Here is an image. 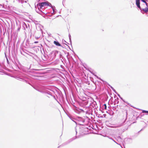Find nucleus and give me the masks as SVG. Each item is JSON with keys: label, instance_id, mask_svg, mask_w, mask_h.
<instances>
[{"label": "nucleus", "instance_id": "nucleus-23", "mask_svg": "<svg viewBox=\"0 0 148 148\" xmlns=\"http://www.w3.org/2000/svg\"><path fill=\"white\" fill-rule=\"evenodd\" d=\"M142 112L143 113H145L147 114L148 115V111L143 110H142Z\"/></svg>", "mask_w": 148, "mask_h": 148}, {"label": "nucleus", "instance_id": "nucleus-16", "mask_svg": "<svg viewBox=\"0 0 148 148\" xmlns=\"http://www.w3.org/2000/svg\"><path fill=\"white\" fill-rule=\"evenodd\" d=\"M53 10V12H51L52 13H53L54 14H55L56 12V8L54 6H53L52 8H51Z\"/></svg>", "mask_w": 148, "mask_h": 148}, {"label": "nucleus", "instance_id": "nucleus-5", "mask_svg": "<svg viewBox=\"0 0 148 148\" xmlns=\"http://www.w3.org/2000/svg\"><path fill=\"white\" fill-rule=\"evenodd\" d=\"M139 9L141 13L143 14L146 13L147 16H148V7H146L144 8H142L141 7V8Z\"/></svg>", "mask_w": 148, "mask_h": 148}, {"label": "nucleus", "instance_id": "nucleus-20", "mask_svg": "<svg viewBox=\"0 0 148 148\" xmlns=\"http://www.w3.org/2000/svg\"><path fill=\"white\" fill-rule=\"evenodd\" d=\"M56 92H55L54 93V95H53V96H51L52 97H53V98H54V99L59 103L60 104V103L59 102V101L57 100L56 99V96H55V95L56 96Z\"/></svg>", "mask_w": 148, "mask_h": 148}, {"label": "nucleus", "instance_id": "nucleus-27", "mask_svg": "<svg viewBox=\"0 0 148 148\" xmlns=\"http://www.w3.org/2000/svg\"><path fill=\"white\" fill-rule=\"evenodd\" d=\"M43 56L44 58L42 57L43 60L45 61H46L47 60V58L45 57V56L44 55H43Z\"/></svg>", "mask_w": 148, "mask_h": 148}, {"label": "nucleus", "instance_id": "nucleus-36", "mask_svg": "<svg viewBox=\"0 0 148 148\" xmlns=\"http://www.w3.org/2000/svg\"><path fill=\"white\" fill-rule=\"evenodd\" d=\"M146 5V7H148V4L147 3V2H145V3Z\"/></svg>", "mask_w": 148, "mask_h": 148}, {"label": "nucleus", "instance_id": "nucleus-31", "mask_svg": "<svg viewBox=\"0 0 148 148\" xmlns=\"http://www.w3.org/2000/svg\"><path fill=\"white\" fill-rule=\"evenodd\" d=\"M98 79H99V80H100L102 81L104 83H106L104 81L103 79H101L100 77H98Z\"/></svg>", "mask_w": 148, "mask_h": 148}, {"label": "nucleus", "instance_id": "nucleus-42", "mask_svg": "<svg viewBox=\"0 0 148 148\" xmlns=\"http://www.w3.org/2000/svg\"><path fill=\"white\" fill-rule=\"evenodd\" d=\"M39 38V37H36V38L37 39H38Z\"/></svg>", "mask_w": 148, "mask_h": 148}, {"label": "nucleus", "instance_id": "nucleus-22", "mask_svg": "<svg viewBox=\"0 0 148 148\" xmlns=\"http://www.w3.org/2000/svg\"><path fill=\"white\" fill-rule=\"evenodd\" d=\"M69 41L71 43V45H72V41L71 40V36L70 34H69Z\"/></svg>", "mask_w": 148, "mask_h": 148}, {"label": "nucleus", "instance_id": "nucleus-17", "mask_svg": "<svg viewBox=\"0 0 148 148\" xmlns=\"http://www.w3.org/2000/svg\"><path fill=\"white\" fill-rule=\"evenodd\" d=\"M118 105L115 106L113 107L112 109L114 110H116V111H118V110H119V108H118Z\"/></svg>", "mask_w": 148, "mask_h": 148}, {"label": "nucleus", "instance_id": "nucleus-30", "mask_svg": "<svg viewBox=\"0 0 148 148\" xmlns=\"http://www.w3.org/2000/svg\"><path fill=\"white\" fill-rule=\"evenodd\" d=\"M6 60H7V62L8 64H10L9 61L8 60V58L7 57H6Z\"/></svg>", "mask_w": 148, "mask_h": 148}, {"label": "nucleus", "instance_id": "nucleus-3", "mask_svg": "<svg viewBox=\"0 0 148 148\" xmlns=\"http://www.w3.org/2000/svg\"><path fill=\"white\" fill-rule=\"evenodd\" d=\"M75 132H76V136L75 137H73V138L69 139L63 143L62 144H61V145H60L58 147V148H59V147H63V146H64L66 145H67L68 144H69V143H71V142H72L75 139H76V138H78L79 137H78L76 136L77 134V129H76V126L75 127Z\"/></svg>", "mask_w": 148, "mask_h": 148}, {"label": "nucleus", "instance_id": "nucleus-10", "mask_svg": "<svg viewBox=\"0 0 148 148\" xmlns=\"http://www.w3.org/2000/svg\"><path fill=\"white\" fill-rule=\"evenodd\" d=\"M75 112L76 113L78 114H80L81 113H84V111L81 109H77L75 110Z\"/></svg>", "mask_w": 148, "mask_h": 148}, {"label": "nucleus", "instance_id": "nucleus-33", "mask_svg": "<svg viewBox=\"0 0 148 148\" xmlns=\"http://www.w3.org/2000/svg\"><path fill=\"white\" fill-rule=\"evenodd\" d=\"M43 3H44V6H47L48 2L47 3V2H43Z\"/></svg>", "mask_w": 148, "mask_h": 148}, {"label": "nucleus", "instance_id": "nucleus-13", "mask_svg": "<svg viewBox=\"0 0 148 148\" xmlns=\"http://www.w3.org/2000/svg\"><path fill=\"white\" fill-rule=\"evenodd\" d=\"M136 4L137 7L139 8H141L140 5V0H136Z\"/></svg>", "mask_w": 148, "mask_h": 148}, {"label": "nucleus", "instance_id": "nucleus-29", "mask_svg": "<svg viewBox=\"0 0 148 148\" xmlns=\"http://www.w3.org/2000/svg\"><path fill=\"white\" fill-rule=\"evenodd\" d=\"M33 58H34L35 60H36L37 58H38V57L36 55H34V56L33 57Z\"/></svg>", "mask_w": 148, "mask_h": 148}, {"label": "nucleus", "instance_id": "nucleus-15", "mask_svg": "<svg viewBox=\"0 0 148 148\" xmlns=\"http://www.w3.org/2000/svg\"><path fill=\"white\" fill-rule=\"evenodd\" d=\"M22 26L25 30L26 29L28 28V26L24 22H23Z\"/></svg>", "mask_w": 148, "mask_h": 148}, {"label": "nucleus", "instance_id": "nucleus-48", "mask_svg": "<svg viewBox=\"0 0 148 148\" xmlns=\"http://www.w3.org/2000/svg\"><path fill=\"white\" fill-rule=\"evenodd\" d=\"M0 5H1V6H2V5H1V4H0Z\"/></svg>", "mask_w": 148, "mask_h": 148}, {"label": "nucleus", "instance_id": "nucleus-24", "mask_svg": "<svg viewBox=\"0 0 148 148\" xmlns=\"http://www.w3.org/2000/svg\"><path fill=\"white\" fill-rule=\"evenodd\" d=\"M61 58H62V59H61V61L62 62V63H64V60L65 59L62 56V57Z\"/></svg>", "mask_w": 148, "mask_h": 148}, {"label": "nucleus", "instance_id": "nucleus-32", "mask_svg": "<svg viewBox=\"0 0 148 148\" xmlns=\"http://www.w3.org/2000/svg\"><path fill=\"white\" fill-rule=\"evenodd\" d=\"M141 1L144 3H145L146 2L148 1L147 0H141Z\"/></svg>", "mask_w": 148, "mask_h": 148}, {"label": "nucleus", "instance_id": "nucleus-1", "mask_svg": "<svg viewBox=\"0 0 148 148\" xmlns=\"http://www.w3.org/2000/svg\"><path fill=\"white\" fill-rule=\"evenodd\" d=\"M34 88L37 91L44 94L49 98H50V96H53L54 93L56 92L52 90V87L49 86L39 85Z\"/></svg>", "mask_w": 148, "mask_h": 148}, {"label": "nucleus", "instance_id": "nucleus-2", "mask_svg": "<svg viewBox=\"0 0 148 148\" xmlns=\"http://www.w3.org/2000/svg\"><path fill=\"white\" fill-rule=\"evenodd\" d=\"M89 118L87 116H84L83 117L78 116L76 117V121L77 122V124L83 125L84 124H87Z\"/></svg>", "mask_w": 148, "mask_h": 148}, {"label": "nucleus", "instance_id": "nucleus-43", "mask_svg": "<svg viewBox=\"0 0 148 148\" xmlns=\"http://www.w3.org/2000/svg\"><path fill=\"white\" fill-rule=\"evenodd\" d=\"M129 122V121H127V123H128Z\"/></svg>", "mask_w": 148, "mask_h": 148}, {"label": "nucleus", "instance_id": "nucleus-21", "mask_svg": "<svg viewBox=\"0 0 148 148\" xmlns=\"http://www.w3.org/2000/svg\"><path fill=\"white\" fill-rule=\"evenodd\" d=\"M18 2L20 3H21L22 4L23 3H24V0H16Z\"/></svg>", "mask_w": 148, "mask_h": 148}, {"label": "nucleus", "instance_id": "nucleus-37", "mask_svg": "<svg viewBox=\"0 0 148 148\" xmlns=\"http://www.w3.org/2000/svg\"><path fill=\"white\" fill-rule=\"evenodd\" d=\"M85 130H86L87 131H88V127H86L85 128Z\"/></svg>", "mask_w": 148, "mask_h": 148}, {"label": "nucleus", "instance_id": "nucleus-25", "mask_svg": "<svg viewBox=\"0 0 148 148\" xmlns=\"http://www.w3.org/2000/svg\"><path fill=\"white\" fill-rule=\"evenodd\" d=\"M120 98L124 102V103H126L127 105H129V103H128L127 102H126L123 99V98L121 97H120Z\"/></svg>", "mask_w": 148, "mask_h": 148}, {"label": "nucleus", "instance_id": "nucleus-28", "mask_svg": "<svg viewBox=\"0 0 148 148\" xmlns=\"http://www.w3.org/2000/svg\"><path fill=\"white\" fill-rule=\"evenodd\" d=\"M90 72L92 74L94 75V76H95L97 78H98L99 77L97 76L96 75H95L94 74V73H93V72H91L90 71Z\"/></svg>", "mask_w": 148, "mask_h": 148}, {"label": "nucleus", "instance_id": "nucleus-49", "mask_svg": "<svg viewBox=\"0 0 148 148\" xmlns=\"http://www.w3.org/2000/svg\"><path fill=\"white\" fill-rule=\"evenodd\" d=\"M65 45H67L66 44H65Z\"/></svg>", "mask_w": 148, "mask_h": 148}, {"label": "nucleus", "instance_id": "nucleus-34", "mask_svg": "<svg viewBox=\"0 0 148 148\" xmlns=\"http://www.w3.org/2000/svg\"><path fill=\"white\" fill-rule=\"evenodd\" d=\"M110 138L111 140H112L113 141H114V142H115V143H117L112 138Z\"/></svg>", "mask_w": 148, "mask_h": 148}, {"label": "nucleus", "instance_id": "nucleus-11", "mask_svg": "<svg viewBox=\"0 0 148 148\" xmlns=\"http://www.w3.org/2000/svg\"><path fill=\"white\" fill-rule=\"evenodd\" d=\"M106 83H104V84H107L112 89V90L116 94H117V92L115 90V89L112 86H111L110 84H108V83H107L106 82H105Z\"/></svg>", "mask_w": 148, "mask_h": 148}, {"label": "nucleus", "instance_id": "nucleus-45", "mask_svg": "<svg viewBox=\"0 0 148 148\" xmlns=\"http://www.w3.org/2000/svg\"><path fill=\"white\" fill-rule=\"evenodd\" d=\"M64 42H66L64 40Z\"/></svg>", "mask_w": 148, "mask_h": 148}, {"label": "nucleus", "instance_id": "nucleus-9", "mask_svg": "<svg viewBox=\"0 0 148 148\" xmlns=\"http://www.w3.org/2000/svg\"><path fill=\"white\" fill-rule=\"evenodd\" d=\"M96 102L95 101H93L91 103H89V104L90 106H92V107H91V108H96Z\"/></svg>", "mask_w": 148, "mask_h": 148}, {"label": "nucleus", "instance_id": "nucleus-46", "mask_svg": "<svg viewBox=\"0 0 148 148\" xmlns=\"http://www.w3.org/2000/svg\"><path fill=\"white\" fill-rule=\"evenodd\" d=\"M66 43H67V44H69V43H68V42H66Z\"/></svg>", "mask_w": 148, "mask_h": 148}, {"label": "nucleus", "instance_id": "nucleus-7", "mask_svg": "<svg viewBox=\"0 0 148 148\" xmlns=\"http://www.w3.org/2000/svg\"><path fill=\"white\" fill-rule=\"evenodd\" d=\"M126 112V114L125 119L123 122V123H121L120 124L118 125H117V126H116V127H121L125 124L126 121L127 119V112Z\"/></svg>", "mask_w": 148, "mask_h": 148}, {"label": "nucleus", "instance_id": "nucleus-12", "mask_svg": "<svg viewBox=\"0 0 148 148\" xmlns=\"http://www.w3.org/2000/svg\"><path fill=\"white\" fill-rule=\"evenodd\" d=\"M21 77L20 78L21 79H24L28 78V76L22 73L21 74Z\"/></svg>", "mask_w": 148, "mask_h": 148}, {"label": "nucleus", "instance_id": "nucleus-47", "mask_svg": "<svg viewBox=\"0 0 148 148\" xmlns=\"http://www.w3.org/2000/svg\"><path fill=\"white\" fill-rule=\"evenodd\" d=\"M27 82V81H26Z\"/></svg>", "mask_w": 148, "mask_h": 148}, {"label": "nucleus", "instance_id": "nucleus-4", "mask_svg": "<svg viewBox=\"0 0 148 148\" xmlns=\"http://www.w3.org/2000/svg\"><path fill=\"white\" fill-rule=\"evenodd\" d=\"M51 55L52 57H53L52 59L55 58L56 57L58 58H60L62 57L61 52L57 50H54L52 51L51 53Z\"/></svg>", "mask_w": 148, "mask_h": 148}, {"label": "nucleus", "instance_id": "nucleus-26", "mask_svg": "<svg viewBox=\"0 0 148 148\" xmlns=\"http://www.w3.org/2000/svg\"><path fill=\"white\" fill-rule=\"evenodd\" d=\"M47 6H49L51 8H52L53 7V6L51 5V4L49 3L48 2Z\"/></svg>", "mask_w": 148, "mask_h": 148}, {"label": "nucleus", "instance_id": "nucleus-8", "mask_svg": "<svg viewBox=\"0 0 148 148\" xmlns=\"http://www.w3.org/2000/svg\"><path fill=\"white\" fill-rule=\"evenodd\" d=\"M44 3H43V2L41 3H38L37 5V6L38 7V9L39 11H40V9H41L42 7L44 6Z\"/></svg>", "mask_w": 148, "mask_h": 148}, {"label": "nucleus", "instance_id": "nucleus-40", "mask_svg": "<svg viewBox=\"0 0 148 148\" xmlns=\"http://www.w3.org/2000/svg\"><path fill=\"white\" fill-rule=\"evenodd\" d=\"M116 94L117 95H118V96H119L120 98L121 97V96H120V95L119 94H118L117 93V94Z\"/></svg>", "mask_w": 148, "mask_h": 148}, {"label": "nucleus", "instance_id": "nucleus-44", "mask_svg": "<svg viewBox=\"0 0 148 148\" xmlns=\"http://www.w3.org/2000/svg\"><path fill=\"white\" fill-rule=\"evenodd\" d=\"M5 57L6 58V57H7V56L5 54Z\"/></svg>", "mask_w": 148, "mask_h": 148}, {"label": "nucleus", "instance_id": "nucleus-19", "mask_svg": "<svg viewBox=\"0 0 148 148\" xmlns=\"http://www.w3.org/2000/svg\"><path fill=\"white\" fill-rule=\"evenodd\" d=\"M117 99H115L114 101V105L116 104V103L118 104L119 103V101L118 100V99H119L117 97Z\"/></svg>", "mask_w": 148, "mask_h": 148}, {"label": "nucleus", "instance_id": "nucleus-39", "mask_svg": "<svg viewBox=\"0 0 148 148\" xmlns=\"http://www.w3.org/2000/svg\"><path fill=\"white\" fill-rule=\"evenodd\" d=\"M38 41H35L34 42V43H35V44H36V43H38Z\"/></svg>", "mask_w": 148, "mask_h": 148}, {"label": "nucleus", "instance_id": "nucleus-35", "mask_svg": "<svg viewBox=\"0 0 148 148\" xmlns=\"http://www.w3.org/2000/svg\"><path fill=\"white\" fill-rule=\"evenodd\" d=\"M143 130V129H141V130L140 131H138V132H137V134H138H138H139V133L140 132V131H142V130Z\"/></svg>", "mask_w": 148, "mask_h": 148}, {"label": "nucleus", "instance_id": "nucleus-41", "mask_svg": "<svg viewBox=\"0 0 148 148\" xmlns=\"http://www.w3.org/2000/svg\"><path fill=\"white\" fill-rule=\"evenodd\" d=\"M28 1V0L27 1H24V2H25V3H27V1Z\"/></svg>", "mask_w": 148, "mask_h": 148}, {"label": "nucleus", "instance_id": "nucleus-14", "mask_svg": "<svg viewBox=\"0 0 148 148\" xmlns=\"http://www.w3.org/2000/svg\"><path fill=\"white\" fill-rule=\"evenodd\" d=\"M54 43L57 46H60L62 47V46L60 43L57 41H54Z\"/></svg>", "mask_w": 148, "mask_h": 148}, {"label": "nucleus", "instance_id": "nucleus-6", "mask_svg": "<svg viewBox=\"0 0 148 148\" xmlns=\"http://www.w3.org/2000/svg\"><path fill=\"white\" fill-rule=\"evenodd\" d=\"M67 116L69 117L76 124H77V122L76 121V118H75L74 116H72L71 114H70L68 113L66 114Z\"/></svg>", "mask_w": 148, "mask_h": 148}, {"label": "nucleus", "instance_id": "nucleus-18", "mask_svg": "<svg viewBox=\"0 0 148 148\" xmlns=\"http://www.w3.org/2000/svg\"><path fill=\"white\" fill-rule=\"evenodd\" d=\"M102 108L103 110H106L107 109V106L106 105V104H103L102 107Z\"/></svg>", "mask_w": 148, "mask_h": 148}, {"label": "nucleus", "instance_id": "nucleus-38", "mask_svg": "<svg viewBox=\"0 0 148 148\" xmlns=\"http://www.w3.org/2000/svg\"><path fill=\"white\" fill-rule=\"evenodd\" d=\"M20 29V27H18V29H17L18 31H19Z\"/></svg>", "mask_w": 148, "mask_h": 148}]
</instances>
